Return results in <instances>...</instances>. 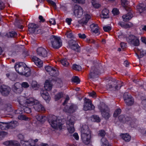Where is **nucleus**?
I'll return each mask as SVG.
<instances>
[{"label":"nucleus","mask_w":146,"mask_h":146,"mask_svg":"<svg viewBox=\"0 0 146 146\" xmlns=\"http://www.w3.org/2000/svg\"><path fill=\"white\" fill-rule=\"evenodd\" d=\"M18 122L16 121H13L10 122V128L13 129L17 126Z\"/></svg>","instance_id":"37"},{"label":"nucleus","mask_w":146,"mask_h":146,"mask_svg":"<svg viewBox=\"0 0 146 146\" xmlns=\"http://www.w3.org/2000/svg\"><path fill=\"white\" fill-rule=\"evenodd\" d=\"M123 97L127 105L131 106L133 105L134 102V100L131 95H129L127 93H125L123 95Z\"/></svg>","instance_id":"15"},{"label":"nucleus","mask_w":146,"mask_h":146,"mask_svg":"<svg viewBox=\"0 0 146 146\" xmlns=\"http://www.w3.org/2000/svg\"><path fill=\"white\" fill-rule=\"evenodd\" d=\"M36 53L38 56L43 58L46 57L48 54L45 48L41 47L37 48Z\"/></svg>","instance_id":"20"},{"label":"nucleus","mask_w":146,"mask_h":146,"mask_svg":"<svg viewBox=\"0 0 146 146\" xmlns=\"http://www.w3.org/2000/svg\"><path fill=\"white\" fill-rule=\"evenodd\" d=\"M50 23L53 25H55L56 24V22L54 19H51L49 21Z\"/></svg>","instance_id":"63"},{"label":"nucleus","mask_w":146,"mask_h":146,"mask_svg":"<svg viewBox=\"0 0 146 146\" xmlns=\"http://www.w3.org/2000/svg\"><path fill=\"white\" fill-rule=\"evenodd\" d=\"M118 119L121 122L126 123L129 124L131 127L135 128L136 125L135 123L132 122L130 120L129 118L128 117H125L123 115H121L118 117Z\"/></svg>","instance_id":"11"},{"label":"nucleus","mask_w":146,"mask_h":146,"mask_svg":"<svg viewBox=\"0 0 146 146\" xmlns=\"http://www.w3.org/2000/svg\"><path fill=\"white\" fill-rule=\"evenodd\" d=\"M72 82L77 84L79 83L80 82V79L78 76H76L73 77L72 79Z\"/></svg>","instance_id":"44"},{"label":"nucleus","mask_w":146,"mask_h":146,"mask_svg":"<svg viewBox=\"0 0 146 146\" xmlns=\"http://www.w3.org/2000/svg\"><path fill=\"white\" fill-rule=\"evenodd\" d=\"M93 33L95 34L100 33V32L99 31V26L97 27H96L94 28V29L92 31Z\"/></svg>","instance_id":"53"},{"label":"nucleus","mask_w":146,"mask_h":146,"mask_svg":"<svg viewBox=\"0 0 146 146\" xmlns=\"http://www.w3.org/2000/svg\"><path fill=\"white\" fill-rule=\"evenodd\" d=\"M9 128V124L8 123L0 122V128L3 130L8 129Z\"/></svg>","instance_id":"30"},{"label":"nucleus","mask_w":146,"mask_h":146,"mask_svg":"<svg viewBox=\"0 0 146 146\" xmlns=\"http://www.w3.org/2000/svg\"><path fill=\"white\" fill-rule=\"evenodd\" d=\"M67 36L68 38H70L73 37V33L70 32H69L67 33Z\"/></svg>","instance_id":"58"},{"label":"nucleus","mask_w":146,"mask_h":146,"mask_svg":"<svg viewBox=\"0 0 146 146\" xmlns=\"http://www.w3.org/2000/svg\"><path fill=\"white\" fill-rule=\"evenodd\" d=\"M81 138L83 143L86 145L89 144L91 138L90 131L88 126L83 125L81 128Z\"/></svg>","instance_id":"2"},{"label":"nucleus","mask_w":146,"mask_h":146,"mask_svg":"<svg viewBox=\"0 0 146 146\" xmlns=\"http://www.w3.org/2000/svg\"><path fill=\"white\" fill-rule=\"evenodd\" d=\"M78 37L79 38L82 39H84L86 38V36L85 34H81L79 33L78 34Z\"/></svg>","instance_id":"52"},{"label":"nucleus","mask_w":146,"mask_h":146,"mask_svg":"<svg viewBox=\"0 0 146 146\" xmlns=\"http://www.w3.org/2000/svg\"><path fill=\"white\" fill-rule=\"evenodd\" d=\"M111 28L110 26H105L103 27V29L105 32H108L111 30Z\"/></svg>","instance_id":"48"},{"label":"nucleus","mask_w":146,"mask_h":146,"mask_svg":"<svg viewBox=\"0 0 146 146\" xmlns=\"http://www.w3.org/2000/svg\"><path fill=\"white\" fill-rule=\"evenodd\" d=\"M28 26V31L30 33H35L36 31H37L36 33H42L41 30L40 29H39L38 30V28L39 27V26L37 24L33 23H30L29 24Z\"/></svg>","instance_id":"10"},{"label":"nucleus","mask_w":146,"mask_h":146,"mask_svg":"<svg viewBox=\"0 0 146 146\" xmlns=\"http://www.w3.org/2000/svg\"><path fill=\"white\" fill-rule=\"evenodd\" d=\"M68 130L70 133H73L75 131V129L74 127V123L71 119L68 121L66 122Z\"/></svg>","instance_id":"22"},{"label":"nucleus","mask_w":146,"mask_h":146,"mask_svg":"<svg viewBox=\"0 0 146 146\" xmlns=\"http://www.w3.org/2000/svg\"><path fill=\"white\" fill-rule=\"evenodd\" d=\"M17 34L15 31H10V37L16 38L17 36Z\"/></svg>","instance_id":"45"},{"label":"nucleus","mask_w":146,"mask_h":146,"mask_svg":"<svg viewBox=\"0 0 146 146\" xmlns=\"http://www.w3.org/2000/svg\"><path fill=\"white\" fill-rule=\"evenodd\" d=\"M32 60L36 66H42V62L40 58H38L36 56H33L32 58Z\"/></svg>","instance_id":"25"},{"label":"nucleus","mask_w":146,"mask_h":146,"mask_svg":"<svg viewBox=\"0 0 146 146\" xmlns=\"http://www.w3.org/2000/svg\"><path fill=\"white\" fill-rule=\"evenodd\" d=\"M51 80L50 79L46 80L44 84L45 89L46 91H50L52 90L53 86V83L56 82V79L55 78H52Z\"/></svg>","instance_id":"16"},{"label":"nucleus","mask_w":146,"mask_h":146,"mask_svg":"<svg viewBox=\"0 0 146 146\" xmlns=\"http://www.w3.org/2000/svg\"><path fill=\"white\" fill-rule=\"evenodd\" d=\"M25 102L28 106H34L33 107L36 111L40 112L45 110L44 106L40 104L38 101L32 98H30L27 99Z\"/></svg>","instance_id":"3"},{"label":"nucleus","mask_w":146,"mask_h":146,"mask_svg":"<svg viewBox=\"0 0 146 146\" xmlns=\"http://www.w3.org/2000/svg\"><path fill=\"white\" fill-rule=\"evenodd\" d=\"M14 18L15 19V21L14 23V25L15 27L18 29H23L24 27L21 25V21L18 19L16 15L15 14L13 17L10 16V19L12 20H13Z\"/></svg>","instance_id":"17"},{"label":"nucleus","mask_w":146,"mask_h":146,"mask_svg":"<svg viewBox=\"0 0 146 146\" xmlns=\"http://www.w3.org/2000/svg\"><path fill=\"white\" fill-rule=\"evenodd\" d=\"M50 40L52 46L54 49H58L62 45V42L60 36L52 35L50 36Z\"/></svg>","instance_id":"4"},{"label":"nucleus","mask_w":146,"mask_h":146,"mask_svg":"<svg viewBox=\"0 0 146 146\" xmlns=\"http://www.w3.org/2000/svg\"><path fill=\"white\" fill-rule=\"evenodd\" d=\"M53 67L50 66H45V68L46 71L49 72V73L52 70Z\"/></svg>","instance_id":"55"},{"label":"nucleus","mask_w":146,"mask_h":146,"mask_svg":"<svg viewBox=\"0 0 146 146\" xmlns=\"http://www.w3.org/2000/svg\"><path fill=\"white\" fill-rule=\"evenodd\" d=\"M99 109L102 117L105 119L108 120L110 116V110L108 106L104 103H102L99 107Z\"/></svg>","instance_id":"6"},{"label":"nucleus","mask_w":146,"mask_h":146,"mask_svg":"<svg viewBox=\"0 0 146 146\" xmlns=\"http://www.w3.org/2000/svg\"><path fill=\"white\" fill-rule=\"evenodd\" d=\"M109 12L108 9H104L102 11V17L104 18H107L109 17Z\"/></svg>","instance_id":"32"},{"label":"nucleus","mask_w":146,"mask_h":146,"mask_svg":"<svg viewBox=\"0 0 146 146\" xmlns=\"http://www.w3.org/2000/svg\"><path fill=\"white\" fill-rule=\"evenodd\" d=\"M74 13L78 18L80 17L83 13V10L82 7L78 5H75L74 8Z\"/></svg>","instance_id":"18"},{"label":"nucleus","mask_w":146,"mask_h":146,"mask_svg":"<svg viewBox=\"0 0 146 146\" xmlns=\"http://www.w3.org/2000/svg\"><path fill=\"white\" fill-rule=\"evenodd\" d=\"M20 143L23 146H32V145H31V142L30 141V139L28 141L21 140Z\"/></svg>","instance_id":"33"},{"label":"nucleus","mask_w":146,"mask_h":146,"mask_svg":"<svg viewBox=\"0 0 146 146\" xmlns=\"http://www.w3.org/2000/svg\"><path fill=\"white\" fill-rule=\"evenodd\" d=\"M15 68L16 71L21 75H24L28 77L31 74L30 69L27 67L26 64L23 62L16 63Z\"/></svg>","instance_id":"1"},{"label":"nucleus","mask_w":146,"mask_h":146,"mask_svg":"<svg viewBox=\"0 0 146 146\" xmlns=\"http://www.w3.org/2000/svg\"><path fill=\"white\" fill-rule=\"evenodd\" d=\"M38 141V139H36L35 140H33L31 139H30V141H31L32 143V146H35V143L37 142Z\"/></svg>","instance_id":"56"},{"label":"nucleus","mask_w":146,"mask_h":146,"mask_svg":"<svg viewBox=\"0 0 146 146\" xmlns=\"http://www.w3.org/2000/svg\"><path fill=\"white\" fill-rule=\"evenodd\" d=\"M94 108L95 107L92 104L91 100L85 98L83 106L84 110L85 111L91 110H94Z\"/></svg>","instance_id":"12"},{"label":"nucleus","mask_w":146,"mask_h":146,"mask_svg":"<svg viewBox=\"0 0 146 146\" xmlns=\"http://www.w3.org/2000/svg\"><path fill=\"white\" fill-rule=\"evenodd\" d=\"M120 136L122 139L126 142H129L131 139V136L127 133L123 134H121L120 135Z\"/></svg>","instance_id":"29"},{"label":"nucleus","mask_w":146,"mask_h":146,"mask_svg":"<svg viewBox=\"0 0 146 146\" xmlns=\"http://www.w3.org/2000/svg\"><path fill=\"white\" fill-rule=\"evenodd\" d=\"M123 84L122 82L117 81L116 82H113L112 84L109 85L108 89L110 91L118 90L120 89Z\"/></svg>","instance_id":"13"},{"label":"nucleus","mask_w":146,"mask_h":146,"mask_svg":"<svg viewBox=\"0 0 146 146\" xmlns=\"http://www.w3.org/2000/svg\"><path fill=\"white\" fill-rule=\"evenodd\" d=\"M36 118L38 121L42 122H44L46 119V117L44 115H38L36 116Z\"/></svg>","instance_id":"36"},{"label":"nucleus","mask_w":146,"mask_h":146,"mask_svg":"<svg viewBox=\"0 0 146 146\" xmlns=\"http://www.w3.org/2000/svg\"><path fill=\"white\" fill-rule=\"evenodd\" d=\"M100 73V70L98 66H92L91 67L89 74V78L92 79L97 78Z\"/></svg>","instance_id":"9"},{"label":"nucleus","mask_w":146,"mask_h":146,"mask_svg":"<svg viewBox=\"0 0 146 146\" xmlns=\"http://www.w3.org/2000/svg\"><path fill=\"white\" fill-rule=\"evenodd\" d=\"M0 91L1 94L4 96H7L9 94V87L3 85L0 87Z\"/></svg>","instance_id":"21"},{"label":"nucleus","mask_w":146,"mask_h":146,"mask_svg":"<svg viewBox=\"0 0 146 146\" xmlns=\"http://www.w3.org/2000/svg\"><path fill=\"white\" fill-rule=\"evenodd\" d=\"M41 96L47 103H48L50 100V97L48 93L46 91L42 93Z\"/></svg>","instance_id":"27"},{"label":"nucleus","mask_w":146,"mask_h":146,"mask_svg":"<svg viewBox=\"0 0 146 146\" xmlns=\"http://www.w3.org/2000/svg\"><path fill=\"white\" fill-rule=\"evenodd\" d=\"M18 118L19 119L21 120H24L26 121H29L30 120V118L27 117L26 116L23 115L19 114L18 116Z\"/></svg>","instance_id":"35"},{"label":"nucleus","mask_w":146,"mask_h":146,"mask_svg":"<svg viewBox=\"0 0 146 146\" xmlns=\"http://www.w3.org/2000/svg\"><path fill=\"white\" fill-rule=\"evenodd\" d=\"M72 68L74 70L79 71L81 70V66L79 65L74 64L72 65Z\"/></svg>","instance_id":"46"},{"label":"nucleus","mask_w":146,"mask_h":146,"mask_svg":"<svg viewBox=\"0 0 146 146\" xmlns=\"http://www.w3.org/2000/svg\"><path fill=\"white\" fill-rule=\"evenodd\" d=\"M121 110L120 109H117L114 112L113 116L115 117H117L121 112Z\"/></svg>","instance_id":"43"},{"label":"nucleus","mask_w":146,"mask_h":146,"mask_svg":"<svg viewBox=\"0 0 146 146\" xmlns=\"http://www.w3.org/2000/svg\"><path fill=\"white\" fill-rule=\"evenodd\" d=\"M72 21V19L71 18H66V22L69 25H70L71 24Z\"/></svg>","instance_id":"60"},{"label":"nucleus","mask_w":146,"mask_h":146,"mask_svg":"<svg viewBox=\"0 0 146 146\" xmlns=\"http://www.w3.org/2000/svg\"><path fill=\"white\" fill-rule=\"evenodd\" d=\"M69 46L71 48L77 52H80V48L77 42L73 40H71L69 43Z\"/></svg>","instance_id":"19"},{"label":"nucleus","mask_w":146,"mask_h":146,"mask_svg":"<svg viewBox=\"0 0 146 146\" xmlns=\"http://www.w3.org/2000/svg\"><path fill=\"white\" fill-rule=\"evenodd\" d=\"M37 86V82L35 81H33L31 83V87L33 89H34L35 88H36Z\"/></svg>","instance_id":"50"},{"label":"nucleus","mask_w":146,"mask_h":146,"mask_svg":"<svg viewBox=\"0 0 146 146\" xmlns=\"http://www.w3.org/2000/svg\"><path fill=\"white\" fill-rule=\"evenodd\" d=\"M137 9L140 13H141L145 10V6L143 4H139L137 7Z\"/></svg>","instance_id":"31"},{"label":"nucleus","mask_w":146,"mask_h":146,"mask_svg":"<svg viewBox=\"0 0 146 146\" xmlns=\"http://www.w3.org/2000/svg\"><path fill=\"white\" fill-rule=\"evenodd\" d=\"M85 20L82 21L81 22L82 25H86L88 23V21L91 19V16L89 14H86L85 15Z\"/></svg>","instance_id":"34"},{"label":"nucleus","mask_w":146,"mask_h":146,"mask_svg":"<svg viewBox=\"0 0 146 146\" xmlns=\"http://www.w3.org/2000/svg\"><path fill=\"white\" fill-rule=\"evenodd\" d=\"M126 40L128 43L131 45L138 46L139 45V40L138 38L133 35H130L127 37Z\"/></svg>","instance_id":"7"},{"label":"nucleus","mask_w":146,"mask_h":146,"mask_svg":"<svg viewBox=\"0 0 146 146\" xmlns=\"http://www.w3.org/2000/svg\"><path fill=\"white\" fill-rule=\"evenodd\" d=\"M112 13L114 15H117L119 13V10L115 8L113 9L112 11Z\"/></svg>","instance_id":"47"},{"label":"nucleus","mask_w":146,"mask_h":146,"mask_svg":"<svg viewBox=\"0 0 146 146\" xmlns=\"http://www.w3.org/2000/svg\"><path fill=\"white\" fill-rule=\"evenodd\" d=\"M57 71L56 69L54 68H52V70L50 71L49 73V74L51 76H57L58 74L56 73Z\"/></svg>","instance_id":"39"},{"label":"nucleus","mask_w":146,"mask_h":146,"mask_svg":"<svg viewBox=\"0 0 146 146\" xmlns=\"http://www.w3.org/2000/svg\"><path fill=\"white\" fill-rule=\"evenodd\" d=\"M93 6L96 8H98L100 7V5L98 3H92Z\"/></svg>","instance_id":"59"},{"label":"nucleus","mask_w":146,"mask_h":146,"mask_svg":"<svg viewBox=\"0 0 146 146\" xmlns=\"http://www.w3.org/2000/svg\"><path fill=\"white\" fill-rule=\"evenodd\" d=\"M98 27V24H95L94 23H93L90 25V27L92 31L93 30L94 28H95L96 27Z\"/></svg>","instance_id":"57"},{"label":"nucleus","mask_w":146,"mask_h":146,"mask_svg":"<svg viewBox=\"0 0 146 146\" xmlns=\"http://www.w3.org/2000/svg\"><path fill=\"white\" fill-rule=\"evenodd\" d=\"M63 96V94L62 92L58 93L55 96V98L56 101H57L61 98Z\"/></svg>","instance_id":"42"},{"label":"nucleus","mask_w":146,"mask_h":146,"mask_svg":"<svg viewBox=\"0 0 146 146\" xmlns=\"http://www.w3.org/2000/svg\"><path fill=\"white\" fill-rule=\"evenodd\" d=\"M106 134V131L104 130L101 129L99 131L98 135L102 137L101 139V146H111L109 144L107 139L104 137Z\"/></svg>","instance_id":"8"},{"label":"nucleus","mask_w":146,"mask_h":146,"mask_svg":"<svg viewBox=\"0 0 146 146\" xmlns=\"http://www.w3.org/2000/svg\"><path fill=\"white\" fill-rule=\"evenodd\" d=\"M10 146H20V144L17 141L10 140Z\"/></svg>","instance_id":"40"},{"label":"nucleus","mask_w":146,"mask_h":146,"mask_svg":"<svg viewBox=\"0 0 146 146\" xmlns=\"http://www.w3.org/2000/svg\"><path fill=\"white\" fill-rule=\"evenodd\" d=\"M26 101H24V103L25 104V106H23V108L22 109L23 111L27 113H29L31 112V109L30 107L31 106H28L27 104H26L25 102Z\"/></svg>","instance_id":"28"},{"label":"nucleus","mask_w":146,"mask_h":146,"mask_svg":"<svg viewBox=\"0 0 146 146\" xmlns=\"http://www.w3.org/2000/svg\"><path fill=\"white\" fill-rule=\"evenodd\" d=\"M144 53H143V50L140 51V54L139 55L138 54L136 53V54L139 58H141L144 56Z\"/></svg>","instance_id":"54"},{"label":"nucleus","mask_w":146,"mask_h":146,"mask_svg":"<svg viewBox=\"0 0 146 146\" xmlns=\"http://www.w3.org/2000/svg\"><path fill=\"white\" fill-rule=\"evenodd\" d=\"M60 62L63 65L65 66H67L69 64L67 59L66 58H63L62 59L60 60Z\"/></svg>","instance_id":"38"},{"label":"nucleus","mask_w":146,"mask_h":146,"mask_svg":"<svg viewBox=\"0 0 146 146\" xmlns=\"http://www.w3.org/2000/svg\"><path fill=\"white\" fill-rule=\"evenodd\" d=\"M73 2L76 3L83 4L85 3V0H71Z\"/></svg>","instance_id":"49"},{"label":"nucleus","mask_w":146,"mask_h":146,"mask_svg":"<svg viewBox=\"0 0 146 146\" xmlns=\"http://www.w3.org/2000/svg\"><path fill=\"white\" fill-rule=\"evenodd\" d=\"M48 121L51 127L54 129H57L58 126L59 127L61 126L59 122L58 123L57 117L55 115H53L51 118L48 119Z\"/></svg>","instance_id":"14"},{"label":"nucleus","mask_w":146,"mask_h":146,"mask_svg":"<svg viewBox=\"0 0 146 146\" xmlns=\"http://www.w3.org/2000/svg\"><path fill=\"white\" fill-rule=\"evenodd\" d=\"M24 88H27L29 86V84L27 82H23L21 84L19 82H17L12 86V88L13 91L17 94H20L23 91V89L21 87Z\"/></svg>","instance_id":"5"},{"label":"nucleus","mask_w":146,"mask_h":146,"mask_svg":"<svg viewBox=\"0 0 146 146\" xmlns=\"http://www.w3.org/2000/svg\"><path fill=\"white\" fill-rule=\"evenodd\" d=\"M133 17V14L131 13H128L122 16L123 20L125 22L128 21Z\"/></svg>","instance_id":"26"},{"label":"nucleus","mask_w":146,"mask_h":146,"mask_svg":"<svg viewBox=\"0 0 146 146\" xmlns=\"http://www.w3.org/2000/svg\"><path fill=\"white\" fill-rule=\"evenodd\" d=\"M77 106L74 105L72 104L69 106L65 107V110L66 112L72 113L74 112L77 109Z\"/></svg>","instance_id":"23"},{"label":"nucleus","mask_w":146,"mask_h":146,"mask_svg":"<svg viewBox=\"0 0 146 146\" xmlns=\"http://www.w3.org/2000/svg\"><path fill=\"white\" fill-rule=\"evenodd\" d=\"M73 136L76 140H79V137L77 133H74L73 135Z\"/></svg>","instance_id":"62"},{"label":"nucleus","mask_w":146,"mask_h":146,"mask_svg":"<svg viewBox=\"0 0 146 146\" xmlns=\"http://www.w3.org/2000/svg\"><path fill=\"white\" fill-rule=\"evenodd\" d=\"M60 8L62 10L64 11H66L67 10V7L65 5H61Z\"/></svg>","instance_id":"61"},{"label":"nucleus","mask_w":146,"mask_h":146,"mask_svg":"<svg viewBox=\"0 0 146 146\" xmlns=\"http://www.w3.org/2000/svg\"><path fill=\"white\" fill-rule=\"evenodd\" d=\"M47 2L49 4H50L54 7H56V5L55 2L52 1V0H46Z\"/></svg>","instance_id":"51"},{"label":"nucleus","mask_w":146,"mask_h":146,"mask_svg":"<svg viewBox=\"0 0 146 146\" xmlns=\"http://www.w3.org/2000/svg\"><path fill=\"white\" fill-rule=\"evenodd\" d=\"M141 40L143 43L146 44V37H141Z\"/></svg>","instance_id":"64"},{"label":"nucleus","mask_w":146,"mask_h":146,"mask_svg":"<svg viewBox=\"0 0 146 146\" xmlns=\"http://www.w3.org/2000/svg\"><path fill=\"white\" fill-rule=\"evenodd\" d=\"M11 105L10 104V118H13V115H12V112H13V115H14L15 114H22L23 112V110L22 108L21 109H19L18 110H14V112H13V110H12V111H11Z\"/></svg>","instance_id":"24"},{"label":"nucleus","mask_w":146,"mask_h":146,"mask_svg":"<svg viewBox=\"0 0 146 146\" xmlns=\"http://www.w3.org/2000/svg\"><path fill=\"white\" fill-rule=\"evenodd\" d=\"M92 117V118L94 120L93 121H94L98 123L100 121L101 119L98 115H94Z\"/></svg>","instance_id":"41"}]
</instances>
